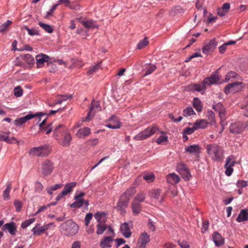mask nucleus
I'll return each mask as SVG.
<instances>
[{"instance_id": "nucleus-1", "label": "nucleus", "mask_w": 248, "mask_h": 248, "mask_svg": "<svg viewBox=\"0 0 248 248\" xmlns=\"http://www.w3.org/2000/svg\"><path fill=\"white\" fill-rule=\"evenodd\" d=\"M136 192L135 187H131L128 188L120 197L119 202L115 208L122 212L124 211V208L128 206L130 197Z\"/></svg>"}, {"instance_id": "nucleus-2", "label": "nucleus", "mask_w": 248, "mask_h": 248, "mask_svg": "<svg viewBox=\"0 0 248 248\" xmlns=\"http://www.w3.org/2000/svg\"><path fill=\"white\" fill-rule=\"evenodd\" d=\"M206 150L208 154L213 160L219 161L222 160L223 150L219 145L216 144L207 145Z\"/></svg>"}, {"instance_id": "nucleus-3", "label": "nucleus", "mask_w": 248, "mask_h": 248, "mask_svg": "<svg viewBox=\"0 0 248 248\" xmlns=\"http://www.w3.org/2000/svg\"><path fill=\"white\" fill-rule=\"evenodd\" d=\"M248 127V116H246L243 121H239L232 124L230 126V131L233 134H239Z\"/></svg>"}, {"instance_id": "nucleus-4", "label": "nucleus", "mask_w": 248, "mask_h": 248, "mask_svg": "<svg viewBox=\"0 0 248 248\" xmlns=\"http://www.w3.org/2000/svg\"><path fill=\"white\" fill-rule=\"evenodd\" d=\"M160 132L158 127L156 125L148 127L144 130L136 135L134 139L137 140H141L147 139L155 133Z\"/></svg>"}, {"instance_id": "nucleus-5", "label": "nucleus", "mask_w": 248, "mask_h": 248, "mask_svg": "<svg viewBox=\"0 0 248 248\" xmlns=\"http://www.w3.org/2000/svg\"><path fill=\"white\" fill-rule=\"evenodd\" d=\"M62 227L65 235L73 236L78 231V226L72 220H68L62 224Z\"/></svg>"}, {"instance_id": "nucleus-6", "label": "nucleus", "mask_w": 248, "mask_h": 248, "mask_svg": "<svg viewBox=\"0 0 248 248\" xmlns=\"http://www.w3.org/2000/svg\"><path fill=\"white\" fill-rule=\"evenodd\" d=\"M246 87V85L242 82H234L229 83L224 88V91L226 94L234 93L242 91Z\"/></svg>"}, {"instance_id": "nucleus-7", "label": "nucleus", "mask_w": 248, "mask_h": 248, "mask_svg": "<svg viewBox=\"0 0 248 248\" xmlns=\"http://www.w3.org/2000/svg\"><path fill=\"white\" fill-rule=\"evenodd\" d=\"M29 154L31 156L44 157L50 154L49 147L47 145L34 147L30 149Z\"/></svg>"}, {"instance_id": "nucleus-8", "label": "nucleus", "mask_w": 248, "mask_h": 248, "mask_svg": "<svg viewBox=\"0 0 248 248\" xmlns=\"http://www.w3.org/2000/svg\"><path fill=\"white\" fill-rule=\"evenodd\" d=\"M101 108L98 102L93 100L91 105L90 111L87 116L83 119L82 121L87 122L90 121L94 116V114L100 110Z\"/></svg>"}, {"instance_id": "nucleus-9", "label": "nucleus", "mask_w": 248, "mask_h": 248, "mask_svg": "<svg viewBox=\"0 0 248 248\" xmlns=\"http://www.w3.org/2000/svg\"><path fill=\"white\" fill-rule=\"evenodd\" d=\"M33 118H36V120L38 122L40 121L41 120V116L40 115L29 114L24 117L15 120L14 121V124L16 126L21 125L28 120Z\"/></svg>"}, {"instance_id": "nucleus-10", "label": "nucleus", "mask_w": 248, "mask_h": 248, "mask_svg": "<svg viewBox=\"0 0 248 248\" xmlns=\"http://www.w3.org/2000/svg\"><path fill=\"white\" fill-rule=\"evenodd\" d=\"M177 170L181 175V176L186 180H189L191 177L189 169L186 167V165L183 163H178L177 167Z\"/></svg>"}, {"instance_id": "nucleus-11", "label": "nucleus", "mask_w": 248, "mask_h": 248, "mask_svg": "<svg viewBox=\"0 0 248 248\" xmlns=\"http://www.w3.org/2000/svg\"><path fill=\"white\" fill-rule=\"evenodd\" d=\"M54 169V164L49 160H46L42 165V174L44 176H48Z\"/></svg>"}, {"instance_id": "nucleus-12", "label": "nucleus", "mask_w": 248, "mask_h": 248, "mask_svg": "<svg viewBox=\"0 0 248 248\" xmlns=\"http://www.w3.org/2000/svg\"><path fill=\"white\" fill-rule=\"evenodd\" d=\"M217 42L215 39H212L202 47V52L206 55L211 54L216 48Z\"/></svg>"}, {"instance_id": "nucleus-13", "label": "nucleus", "mask_w": 248, "mask_h": 248, "mask_svg": "<svg viewBox=\"0 0 248 248\" xmlns=\"http://www.w3.org/2000/svg\"><path fill=\"white\" fill-rule=\"evenodd\" d=\"M76 185V182H71L65 185L62 192L57 196L56 199V200L59 201L63 196L67 195L68 193L71 192L73 188L75 187Z\"/></svg>"}, {"instance_id": "nucleus-14", "label": "nucleus", "mask_w": 248, "mask_h": 248, "mask_svg": "<svg viewBox=\"0 0 248 248\" xmlns=\"http://www.w3.org/2000/svg\"><path fill=\"white\" fill-rule=\"evenodd\" d=\"M85 195V193L83 192L76 194L74 197L76 201L70 204V207L71 208H80L84 204L83 197Z\"/></svg>"}, {"instance_id": "nucleus-15", "label": "nucleus", "mask_w": 248, "mask_h": 248, "mask_svg": "<svg viewBox=\"0 0 248 248\" xmlns=\"http://www.w3.org/2000/svg\"><path fill=\"white\" fill-rule=\"evenodd\" d=\"M150 241V236L146 232L142 233L139 237L137 243V248H145Z\"/></svg>"}, {"instance_id": "nucleus-16", "label": "nucleus", "mask_w": 248, "mask_h": 248, "mask_svg": "<svg viewBox=\"0 0 248 248\" xmlns=\"http://www.w3.org/2000/svg\"><path fill=\"white\" fill-rule=\"evenodd\" d=\"M114 236H105L100 240V247L101 248H110L112 247Z\"/></svg>"}, {"instance_id": "nucleus-17", "label": "nucleus", "mask_w": 248, "mask_h": 248, "mask_svg": "<svg viewBox=\"0 0 248 248\" xmlns=\"http://www.w3.org/2000/svg\"><path fill=\"white\" fill-rule=\"evenodd\" d=\"M46 123V118L44 119L41 123L39 124V132H46V134L50 133L53 129V125L54 122L50 123L47 126H45V124Z\"/></svg>"}, {"instance_id": "nucleus-18", "label": "nucleus", "mask_w": 248, "mask_h": 248, "mask_svg": "<svg viewBox=\"0 0 248 248\" xmlns=\"http://www.w3.org/2000/svg\"><path fill=\"white\" fill-rule=\"evenodd\" d=\"M3 231H8L12 235H15L17 232L16 224L14 222L5 224L2 227Z\"/></svg>"}, {"instance_id": "nucleus-19", "label": "nucleus", "mask_w": 248, "mask_h": 248, "mask_svg": "<svg viewBox=\"0 0 248 248\" xmlns=\"http://www.w3.org/2000/svg\"><path fill=\"white\" fill-rule=\"evenodd\" d=\"M36 65L37 68H41L44 65L45 62H47L49 60V57L44 54L37 55L36 57Z\"/></svg>"}, {"instance_id": "nucleus-20", "label": "nucleus", "mask_w": 248, "mask_h": 248, "mask_svg": "<svg viewBox=\"0 0 248 248\" xmlns=\"http://www.w3.org/2000/svg\"><path fill=\"white\" fill-rule=\"evenodd\" d=\"M220 80V76L217 72L213 74L210 77L206 78L204 79V83L207 85L217 83Z\"/></svg>"}, {"instance_id": "nucleus-21", "label": "nucleus", "mask_w": 248, "mask_h": 248, "mask_svg": "<svg viewBox=\"0 0 248 248\" xmlns=\"http://www.w3.org/2000/svg\"><path fill=\"white\" fill-rule=\"evenodd\" d=\"M212 239L215 245L217 247L220 246L224 243V239L217 232H214L212 235Z\"/></svg>"}, {"instance_id": "nucleus-22", "label": "nucleus", "mask_w": 248, "mask_h": 248, "mask_svg": "<svg viewBox=\"0 0 248 248\" xmlns=\"http://www.w3.org/2000/svg\"><path fill=\"white\" fill-rule=\"evenodd\" d=\"M106 126L109 128L117 129L121 127V124L118 118L113 116L110 119V123L106 125Z\"/></svg>"}, {"instance_id": "nucleus-23", "label": "nucleus", "mask_w": 248, "mask_h": 248, "mask_svg": "<svg viewBox=\"0 0 248 248\" xmlns=\"http://www.w3.org/2000/svg\"><path fill=\"white\" fill-rule=\"evenodd\" d=\"M121 231L123 235L126 238H129L131 235V232L128 224L124 223L121 226Z\"/></svg>"}, {"instance_id": "nucleus-24", "label": "nucleus", "mask_w": 248, "mask_h": 248, "mask_svg": "<svg viewBox=\"0 0 248 248\" xmlns=\"http://www.w3.org/2000/svg\"><path fill=\"white\" fill-rule=\"evenodd\" d=\"M167 180L169 183H170L172 185H174L178 183L180 181V178L177 174L174 173H172L167 175Z\"/></svg>"}, {"instance_id": "nucleus-25", "label": "nucleus", "mask_w": 248, "mask_h": 248, "mask_svg": "<svg viewBox=\"0 0 248 248\" xmlns=\"http://www.w3.org/2000/svg\"><path fill=\"white\" fill-rule=\"evenodd\" d=\"M131 208L134 215H139L142 211L141 203L132 201L131 203Z\"/></svg>"}, {"instance_id": "nucleus-26", "label": "nucleus", "mask_w": 248, "mask_h": 248, "mask_svg": "<svg viewBox=\"0 0 248 248\" xmlns=\"http://www.w3.org/2000/svg\"><path fill=\"white\" fill-rule=\"evenodd\" d=\"M53 128H54V135L56 137H58L62 132L64 133L66 131L65 126L62 124H54L53 125Z\"/></svg>"}, {"instance_id": "nucleus-27", "label": "nucleus", "mask_w": 248, "mask_h": 248, "mask_svg": "<svg viewBox=\"0 0 248 248\" xmlns=\"http://www.w3.org/2000/svg\"><path fill=\"white\" fill-rule=\"evenodd\" d=\"M91 133V130L89 127H85L78 130L76 136L79 138L86 137Z\"/></svg>"}, {"instance_id": "nucleus-28", "label": "nucleus", "mask_w": 248, "mask_h": 248, "mask_svg": "<svg viewBox=\"0 0 248 248\" xmlns=\"http://www.w3.org/2000/svg\"><path fill=\"white\" fill-rule=\"evenodd\" d=\"M236 220L238 222L248 220V210L246 209L241 210L236 218Z\"/></svg>"}, {"instance_id": "nucleus-29", "label": "nucleus", "mask_w": 248, "mask_h": 248, "mask_svg": "<svg viewBox=\"0 0 248 248\" xmlns=\"http://www.w3.org/2000/svg\"><path fill=\"white\" fill-rule=\"evenodd\" d=\"M72 140L71 135L66 131L64 133L63 138L61 142V145L63 147H68L70 145Z\"/></svg>"}, {"instance_id": "nucleus-30", "label": "nucleus", "mask_w": 248, "mask_h": 248, "mask_svg": "<svg viewBox=\"0 0 248 248\" xmlns=\"http://www.w3.org/2000/svg\"><path fill=\"white\" fill-rule=\"evenodd\" d=\"M238 77V75L235 72L230 71L226 75L225 82H232L235 79H237Z\"/></svg>"}, {"instance_id": "nucleus-31", "label": "nucleus", "mask_w": 248, "mask_h": 248, "mask_svg": "<svg viewBox=\"0 0 248 248\" xmlns=\"http://www.w3.org/2000/svg\"><path fill=\"white\" fill-rule=\"evenodd\" d=\"M151 195L153 198H154L156 200L159 199V198L161 197L160 202L163 201V199L165 196L163 194H161V191L160 189H153L151 191Z\"/></svg>"}, {"instance_id": "nucleus-32", "label": "nucleus", "mask_w": 248, "mask_h": 248, "mask_svg": "<svg viewBox=\"0 0 248 248\" xmlns=\"http://www.w3.org/2000/svg\"><path fill=\"white\" fill-rule=\"evenodd\" d=\"M94 217L98 223H105L106 221V214L104 212L96 213Z\"/></svg>"}, {"instance_id": "nucleus-33", "label": "nucleus", "mask_w": 248, "mask_h": 248, "mask_svg": "<svg viewBox=\"0 0 248 248\" xmlns=\"http://www.w3.org/2000/svg\"><path fill=\"white\" fill-rule=\"evenodd\" d=\"M12 189V185L11 183H8L6 185V188L3 192V199L5 201L10 199V192Z\"/></svg>"}, {"instance_id": "nucleus-34", "label": "nucleus", "mask_w": 248, "mask_h": 248, "mask_svg": "<svg viewBox=\"0 0 248 248\" xmlns=\"http://www.w3.org/2000/svg\"><path fill=\"white\" fill-rule=\"evenodd\" d=\"M81 23L86 28H97L98 26L95 25L93 20H83Z\"/></svg>"}, {"instance_id": "nucleus-35", "label": "nucleus", "mask_w": 248, "mask_h": 248, "mask_svg": "<svg viewBox=\"0 0 248 248\" xmlns=\"http://www.w3.org/2000/svg\"><path fill=\"white\" fill-rule=\"evenodd\" d=\"M144 71L145 72L144 76L148 75L152 73L156 69V66L153 64H146L144 66Z\"/></svg>"}, {"instance_id": "nucleus-36", "label": "nucleus", "mask_w": 248, "mask_h": 248, "mask_svg": "<svg viewBox=\"0 0 248 248\" xmlns=\"http://www.w3.org/2000/svg\"><path fill=\"white\" fill-rule=\"evenodd\" d=\"M200 150V147L198 145H192L188 146L185 148V151L186 152L190 154L198 153Z\"/></svg>"}, {"instance_id": "nucleus-37", "label": "nucleus", "mask_w": 248, "mask_h": 248, "mask_svg": "<svg viewBox=\"0 0 248 248\" xmlns=\"http://www.w3.org/2000/svg\"><path fill=\"white\" fill-rule=\"evenodd\" d=\"M145 199V194L143 191H140L136 195L133 201L141 203L144 202Z\"/></svg>"}, {"instance_id": "nucleus-38", "label": "nucleus", "mask_w": 248, "mask_h": 248, "mask_svg": "<svg viewBox=\"0 0 248 248\" xmlns=\"http://www.w3.org/2000/svg\"><path fill=\"white\" fill-rule=\"evenodd\" d=\"M193 105L194 107V108L196 109V110L200 112L202 111V104L201 101L200 100V99L197 97H195L193 99Z\"/></svg>"}, {"instance_id": "nucleus-39", "label": "nucleus", "mask_w": 248, "mask_h": 248, "mask_svg": "<svg viewBox=\"0 0 248 248\" xmlns=\"http://www.w3.org/2000/svg\"><path fill=\"white\" fill-rule=\"evenodd\" d=\"M96 233L98 235L102 234L108 228V226L105 223H98L96 225Z\"/></svg>"}, {"instance_id": "nucleus-40", "label": "nucleus", "mask_w": 248, "mask_h": 248, "mask_svg": "<svg viewBox=\"0 0 248 248\" xmlns=\"http://www.w3.org/2000/svg\"><path fill=\"white\" fill-rule=\"evenodd\" d=\"M207 122L204 120H200L197 121V122L194 124V127L195 129L199 128H204L207 126Z\"/></svg>"}, {"instance_id": "nucleus-41", "label": "nucleus", "mask_w": 248, "mask_h": 248, "mask_svg": "<svg viewBox=\"0 0 248 248\" xmlns=\"http://www.w3.org/2000/svg\"><path fill=\"white\" fill-rule=\"evenodd\" d=\"M207 85L206 83H204V80L201 83L194 84L193 85V89L197 91L200 92L205 89Z\"/></svg>"}, {"instance_id": "nucleus-42", "label": "nucleus", "mask_w": 248, "mask_h": 248, "mask_svg": "<svg viewBox=\"0 0 248 248\" xmlns=\"http://www.w3.org/2000/svg\"><path fill=\"white\" fill-rule=\"evenodd\" d=\"M25 61L29 64H32L34 63L33 57L30 54L23 55L22 56Z\"/></svg>"}, {"instance_id": "nucleus-43", "label": "nucleus", "mask_w": 248, "mask_h": 248, "mask_svg": "<svg viewBox=\"0 0 248 248\" xmlns=\"http://www.w3.org/2000/svg\"><path fill=\"white\" fill-rule=\"evenodd\" d=\"M39 25L42 27L46 32H48V33H52L53 31V28L52 27L48 25V24H45V23H43L42 22H39Z\"/></svg>"}, {"instance_id": "nucleus-44", "label": "nucleus", "mask_w": 248, "mask_h": 248, "mask_svg": "<svg viewBox=\"0 0 248 248\" xmlns=\"http://www.w3.org/2000/svg\"><path fill=\"white\" fill-rule=\"evenodd\" d=\"M12 24V21L8 20L6 22L0 26V32H4L8 30L9 27Z\"/></svg>"}, {"instance_id": "nucleus-45", "label": "nucleus", "mask_w": 248, "mask_h": 248, "mask_svg": "<svg viewBox=\"0 0 248 248\" xmlns=\"http://www.w3.org/2000/svg\"><path fill=\"white\" fill-rule=\"evenodd\" d=\"M38 224H37L34 228L32 229V232L33 233L34 235H40L41 234L44 233L45 232L43 231V229L41 227H38Z\"/></svg>"}, {"instance_id": "nucleus-46", "label": "nucleus", "mask_w": 248, "mask_h": 248, "mask_svg": "<svg viewBox=\"0 0 248 248\" xmlns=\"http://www.w3.org/2000/svg\"><path fill=\"white\" fill-rule=\"evenodd\" d=\"M149 44L148 39L144 38L143 40L140 41L137 45V48L139 49H141L146 47Z\"/></svg>"}, {"instance_id": "nucleus-47", "label": "nucleus", "mask_w": 248, "mask_h": 248, "mask_svg": "<svg viewBox=\"0 0 248 248\" xmlns=\"http://www.w3.org/2000/svg\"><path fill=\"white\" fill-rule=\"evenodd\" d=\"M143 179L146 181L147 183H151L155 179V175L153 173H148L143 176Z\"/></svg>"}, {"instance_id": "nucleus-48", "label": "nucleus", "mask_w": 248, "mask_h": 248, "mask_svg": "<svg viewBox=\"0 0 248 248\" xmlns=\"http://www.w3.org/2000/svg\"><path fill=\"white\" fill-rule=\"evenodd\" d=\"M195 114V113L192 107H187L183 110V115L185 117Z\"/></svg>"}, {"instance_id": "nucleus-49", "label": "nucleus", "mask_w": 248, "mask_h": 248, "mask_svg": "<svg viewBox=\"0 0 248 248\" xmlns=\"http://www.w3.org/2000/svg\"><path fill=\"white\" fill-rule=\"evenodd\" d=\"M168 141V138L166 135H161L159 137V138L156 140V142L158 144H164L165 142Z\"/></svg>"}, {"instance_id": "nucleus-50", "label": "nucleus", "mask_w": 248, "mask_h": 248, "mask_svg": "<svg viewBox=\"0 0 248 248\" xmlns=\"http://www.w3.org/2000/svg\"><path fill=\"white\" fill-rule=\"evenodd\" d=\"M35 220V218H31L27 220H26L24 222H23L21 224V228L25 229L27 227L30 226L31 224L33 223Z\"/></svg>"}, {"instance_id": "nucleus-51", "label": "nucleus", "mask_w": 248, "mask_h": 248, "mask_svg": "<svg viewBox=\"0 0 248 248\" xmlns=\"http://www.w3.org/2000/svg\"><path fill=\"white\" fill-rule=\"evenodd\" d=\"M24 29L28 31V34L31 36L38 35V31L35 29H30L27 26H25Z\"/></svg>"}, {"instance_id": "nucleus-52", "label": "nucleus", "mask_w": 248, "mask_h": 248, "mask_svg": "<svg viewBox=\"0 0 248 248\" xmlns=\"http://www.w3.org/2000/svg\"><path fill=\"white\" fill-rule=\"evenodd\" d=\"M236 163L232 156H229L226 158V162L225 165L226 166H230L232 167Z\"/></svg>"}, {"instance_id": "nucleus-53", "label": "nucleus", "mask_w": 248, "mask_h": 248, "mask_svg": "<svg viewBox=\"0 0 248 248\" xmlns=\"http://www.w3.org/2000/svg\"><path fill=\"white\" fill-rule=\"evenodd\" d=\"M58 6V4H54L52 7L51 9L46 13V15L45 16V17L46 19H49L50 18V17L52 16H53V13L54 12L55 10L56 9V8H57Z\"/></svg>"}, {"instance_id": "nucleus-54", "label": "nucleus", "mask_w": 248, "mask_h": 248, "mask_svg": "<svg viewBox=\"0 0 248 248\" xmlns=\"http://www.w3.org/2000/svg\"><path fill=\"white\" fill-rule=\"evenodd\" d=\"M14 95L17 97H20L23 94V90L20 86H17L15 88Z\"/></svg>"}, {"instance_id": "nucleus-55", "label": "nucleus", "mask_w": 248, "mask_h": 248, "mask_svg": "<svg viewBox=\"0 0 248 248\" xmlns=\"http://www.w3.org/2000/svg\"><path fill=\"white\" fill-rule=\"evenodd\" d=\"M100 64H97L92 67H91L87 72L89 75H92L94 72H96L98 69L100 68Z\"/></svg>"}, {"instance_id": "nucleus-56", "label": "nucleus", "mask_w": 248, "mask_h": 248, "mask_svg": "<svg viewBox=\"0 0 248 248\" xmlns=\"http://www.w3.org/2000/svg\"><path fill=\"white\" fill-rule=\"evenodd\" d=\"M242 108L246 110V112H244L245 116H248V95L244 100V105Z\"/></svg>"}, {"instance_id": "nucleus-57", "label": "nucleus", "mask_w": 248, "mask_h": 248, "mask_svg": "<svg viewBox=\"0 0 248 248\" xmlns=\"http://www.w3.org/2000/svg\"><path fill=\"white\" fill-rule=\"evenodd\" d=\"M178 244L181 247V248H190V246L187 242L186 241H178Z\"/></svg>"}, {"instance_id": "nucleus-58", "label": "nucleus", "mask_w": 248, "mask_h": 248, "mask_svg": "<svg viewBox=\"0 0 248 248\" xmlns=\"http://www.w3.org/2000/svg\"><path fill=\"white\" fill-rule=\"evenodd\" d=\"M225 168L226 169L225 174L228 176H231L233 171L232 167L226 166V165H225Z\"/></svg>"}, {"instance_id": "nucleus-59", "label": "nucleus", "mask_w": 248, "mask_h": 248, "mask_svg": "<svg viewBox=\"0 0 248 248\" xmlns=\"http://www.w3.org/2000/svg\"><path fill=\"white\" fill-rule=\"evenodd\" d=\"M93 217L92 213H88L86 215L85 218V224L86 226H88L91 220L92 219Z\"/></svg>"}, {"instance_id": "nucleus-60", "label": "nucleus", "mask_w": 248, "mask_h": 248, "mask_svg": "<svg viewBox=\"0 0 248 248\" xmlns=\"http://www.w3.org/2000/svg\"><path fill=\"white\" fill-rule=\"evenodd\" d=\"M207 116L211 122H214L215 116L214 113L212 111H208L207 112Z\"/></svg>"}, {"instance_id": "nucleus-61", "label": "nucleus", "mask_w": 248, "mask_h": 248, "mask_svg": "<svg viewBox=\"0 0 248 248\" xmlns=\"http://www.w3.org/2000/svg\"><path fill=\"white\" fill-rule=\"evenodd\" d=\"M14 205L16 208V211L19 212L22 206L21 202L18 200H16L14 202Z\"/></svg>"}, {"instance_id": "nucleus-62", "label": "nucleus", "mask_w": 248, "mask_h": 248, "mask_svg": "<svg viewBox=\"0 0 248 248\" xmlns=\"http://www.w3.org/2000/svg\"><path fill=\"white\" fill-rule=\"evenodd\" d=\"M236 185L239 187H245L248 186V182L244 180H239L237 181Z\"/></svg>"}, {"instance_id": "nucleus-63", "label": "nucleus", "mask_w": 248, "mask_h": 248, "mask_svg": "<svg viewBox=\"0 0 248 248\" xmlns=\"http://www.w3.org/2000/svg\"><path fill=\"white\" fill-rule=\"evenodd\" d=\"M196 129H195L194 126L192 128L191 127H186L183 131L184 134H191L194 132V130Z\"/></svg>"}, {"instance_id": "nucleus-64", "label": "nucleus", "mask_w": 248, "mask_h": 248, "mask_svg": "<svg viewBox=\"0 0 248 248\" xmlns=\"http://www.w3.org/2000/svg\"><path fill=\"white\" fill-rule=\"evenodd\" d=\"M213 108L217 112H219L220 110H223L224 108L222 104L218 103L215 106H213Z\"/></svg>"}]
</instances>
